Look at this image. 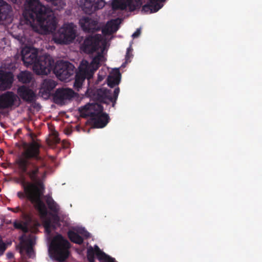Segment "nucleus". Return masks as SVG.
<instances>
[{
	"label": "nucleus",
	"instance_id": "nucleus-1",
	"mask_svg": "<svg viewBox=\"0 0 262 262\" xmlns=\"http://www.w3.org/2000/svg\"><path fill=\"white\" fill-rule=\"evenodd\" d=\"M23 147L24 151L15 161L20 174L19 177L14 178V181L23 190L18 191L17 196L20 200L26 199L34 205L43 220L46 231L50 233L51 228H55L53 224H57L59 222L60 207L51 196L46 195V203L51 211L48 212L46 204L41 200L45 190L44 181L47 172L42 170L46 165L40 156V145L33 141L30 143H24Z\"/></svg>",
	"mask_w": 262,
	"mask_h": 262
},
{
	"label": "nucleus",
	"instance_id": "nucleus-2",
	"mask_svg": "<svg viewBox=\"0 0 262 262\" xmlns=\"http://www.w3.org/2000/svg\"><path fill=\"white\" fill-rule=\"evenodd\" d=\"M24 15L35 32L47 34L56 29L57 22L53 11L39 0H26Z\"/></svg>",
	"mask_w": 262,
	"mask_h": 262
},
{
	"label": "nucleus",
	"instance_id": "nucleus-3",
	"mask_svg": "<svg viewBox=\"0 0 262 262\" xmlns=\"http://www.w3.org/2000/svg\"><path fill=\"white\" fill-rule=\"evenodd\" d=\"M71 244L60 234L52 239L49 248L50 257L59 262L66 260L70 255Z\"/></svg>",
	"mask_w": 262,
	"mask_h": 262
},
{
	"label": "nucleus",
	"instance_id": "nucleus-4",
	"mask_svg": "<svg viewBox=\"0 0 262 262\" xmlns=\"http://www.w3.org/2000/svg\"><path fill=\"white\" fill-rule=\"evenodd\" d=\"M82 110L91 118V121L95 128H103L108 123V115L103 112V107L101 104H88L84 105Z\"/></svg>",
	"mask_w": 262,
	"mask_h": 262
},
{
	"label": "nucleus",
	"instance_id": "nucleus-5",
	"mask_svg": "<svg viewBox=\"0 0 262 262\" xmlns=\"http://www.w3.org/2000/svg\"><path fill=\"white\" fill-rule=\"evenodd\" d=\"M73 23L64 24L54 35L55 42L59 44H69L76 37V30Z\"/></svg>",
	"mask_w": 262,
	"mask_h": 262
},
{
	"label": "nucleus",
	"instance_id": "nucleus-6",
	"mask_svg": "<svg viewBox=\"0 0 262 262\" xmlns=\"http://www.w3.org/2000/svg\"><path fill=\"white\" fill-rule=\"evenodd\" d=\"M120 89L117 87L112 93L111 90L105 88H101L94 91L93 98L96 100L105 104L113 103L112 106H114L117 100Z\"/></svg>",
	"mask_w": 262,
	"mask_h": 262
},
{
	"label": "nucleus",
	"instance_id": "nucleus-7",
	"mask_svg": "<svg viewBox=\"0 0 262 262\" xmlns=\"http://www.w3.org/2000/svg\"><path fill=\"white\" fill-rule=\"evenodd\" d=\"M53 72L60 80L67 81L75 73V68L68 61H58L54 66Z\"/></svg>",
	"mask_w": 262,
	"mask_h": 262
},
{
	"label": "nucleus",
	"instance_id": "nucleus-8",
	"mask_svg": "<svg viewBox=\"0 0 262 262\" xmlns=\"http://www.w3.org/2000/svg\"><path fill=\"white\" fill-rule=\"evenodd\" d=\"M54 66V60L52 57L49 55H44L38 57L33 69L37 75H47L52 71H53Z\"/></svg>",
	"mask_w": 262,
	"mask_h": 262
},
{
	"label": "nucleus",
	"instance_id": "nucleus-9",
	"mask_svg": "<svg viewBox=\"0 0 262 262\" xmlns=\"http://www.w3.org/2000/svg\"><path fill=\"white\" fill-rule=\"evenodd\" d=\"M101 40V35L100 34L89 35L84 39L81 49L85 53H93L98 50Z\"/></svg>",
	"mask_w": 262,
	"mask_h": 262
},
{
	"label": "nucleus",
	"instance_id": "nucleus-10",
	"mask_svg": "<svg viewBox=\"0 0 262 262\" xmlns=\"http://www.w3.org/2000/svg\"><path fill=\"white\" fill-rule=\"evenodd\" d=\"M95 255L100 262H117L115 259L102 251L97 245L94 248L90 247L87 250V258L89 262H94Z\"/></svg>",
	"mask_w": 262,
	"mask_h": 262
},
{
	"label": "nucleus",
	"instance_id": "nucleus-11",
	"mask_svg": "<svg viewBox=\"0 0 262 262\" xmlns=\"http://www.w3.org/2000/svg\"><path fill=\"white\" fill-rule=\"evenodd\" d=\"M88 64L83 66L80 63L79 71L75 75V79L74 86L78 91L81 89L83 81L85 79L90 80L93 76L94 74L88 69Z\"/></svg>",
	"mask_w": 262,
	"mask_h": 262
},
{
	"label": "nucleus",
	"instance_id": "nucleus-12",
	"mask_svg": "<svg viewBox=\"0 0 262 262\" xmlns=\"http://www.w3.org/2000/svg\"><path fill=\"white\" fill-rule=\"evenodd\" d=\"M80 3L83 10L89 14L102 9L105 4L104 0H81Z\"/></svg>",
	"mask_w": 262,
	"mask_h": 262
},
{
	"label": "nucleus",
	"instance_id": "nucleus-13",
	"mask_svg": "<svg viewBox=\"0 0 262 262\" xmlns=\"http://www.w3.org/2000/svg\"><path fill=\"white\" fill-rule=\"evenodd\" d=\"M38 51L36 49L31 48H24L21 51V58L26 66L36 64L38 58Z\"/></svg>",
	"mask_w": 262,
	"mask_h": 262
},
{
	"label": "nucleus",
	"instance_id": "nucleus-14",
	"mask_svg": "<svg viewBox=\"0 0 262 262\" xmlns=\"http://www.w3.org/2000/svg\"><path fill=\"white\" fill-rule=\"evenodd\" d=\"M20 241V253L23 254V251L25 250L27 256L29 258H33L35 255L34 251L33 248L34 245V240L31 237H26L25 234L22 235L19 237Z\"/></svg>",
	"mask_w": 262,
	"mask_h": 262
},
{
	"label": "nucleus",
	"instance_id": "nucleus-15",
	"mask_svg": "<svg viewBox=\"0 0 262 262\" xmlns=\"http://www.w3.org/2000/svg\"><path fill=\"white\" fill-rule=\"evenodd\" d=\"M79 24L82 30L87 33H95L101 30L98 22L88 17L81 18Z\"/></svg>",
	"mask_w": 262,
	"mask_h": 262
},
{
	"label": "nucleus",
	"instance_id": "nucleus-16",
	"mask_svg": "<svg viewBox=\"0 0 262 262\" xmlns=\"http://www.w3.org/2000/svg\"><path fill=\"white\" fill-rule=\"evenodd\" d=\"M75 93L70 89H57L54 95V100L56 104H62L65 100H70L74 97Z\"/></svg>",
	"mask_w": 262,
	"mask_h": 262
},
{
	"label": "nucleus",
	"instance_id": "nucleus-17",
	"mask_svg": "<svg viewBox=\"0 0 262 262\" xmlns=\"http://www.w3.org/2000/svg\"><path fill=\"white\" fill-rule=\"evenodd\" d=\"M136 2L135 4L133 0H114L112 3V8L114 10H124L128 7L130 11H133L139 6L138 2Z\"/></svg>",
	"mask_w": 262,
	"mask_h": 262
},
{
	"label": "nucleus",
	"instance_id": "nucleus-18",
	"mask_svg": "<svg viewBox=\"0 0 262 262\" xmlns=\"http://www.w3.org/2000/svg\"><path fill=\"white\" fill-rule=\"evenodd\" d=\"M16 100V96L12 92H6L0 95V109L12 107Z\"/></svg>",
	"mask_w": 262,
	"mask_h": 262
},
{
	"label": "nucleus",
	"instance_id": "nucleus-19",
	"mask_svg": "<svg viewBox=\"0 0 262 262\" xmlns=\"http://www.w3.org/2000/svg\"><path fill=\"white\" fill-rule=\"evenodd\" d=\"M13 81V75L10 72L0 70V90L10 89Z\"/></svg>",
	"mask_w": 262,
	"mask_h": 262
},
{
	"label": "nucleus",
	"instance_id": "nucleus-20",
	"mask_svg": "<svg viewBox=\"0 0 262 262\" xmlns=\"http://www.w3.org/2000/svg\"><path fill=\"white\" fill-rule=\"evenodd\" d=\"M8 209L14 213L20 212L21 213L20 217L22 219L29 220L30 215H32L31 206L26 203H23L21 206H18L14 208L8 207Z\"/></svg>",
	"mask_w": 262,
	"mask_h": 262
},
{
	"label": "nucleus",
	"instance_id": "nucleus-21",
	"mask_svg": "<svg viewBox=\"0 0 262 262\" xmlns=\"http://www.w3.org/2000/svg\"><path fill=\"white\" fill-rule=\"evenodd\" d=\"M18 94L24 101L32 102L35 100V94L31 89L26 86H21L18 89Z\"/></svg>",
	"mask_w": 262,
	"mask_h": 262
},
{
	"label": "nucleus",
	"instance_id": "nucleus-22",
	"mask_svg": "<svg viewBox=\"0 0 262 262\" xmlns=\"http://www.w3.org/2000/svg\"><path fill=\"white\" fill-rule=\"evenodd\" d=\"M103 57V56L102 54L98 53L97 55L93 58L90 64H89V62L86 60H82L81 63L83 66L88 64L89 70L93 72V74H94L95 72L100 67V62Z\"/></svg>",
	"mask_w": 262,
	"mask_h": 262
},
{
	"label": "nucleus",
	"instance_id": "nucleus-23",
	"mask_svg": "<svg viewBox=\"0 0 262 262\" xmlns=\"http://www.w3.org/2000/svg\"><path fill=\"white\" fill-rule=\"evenodd\" d=\"M56 83L52 79H48L43 80L40 90L42 95L47 97L50 96L51 92L55 88Z\"/></svg>",
	"mask_w": 262,
	"mask_h": 262
},
{
	"label": "nucleus",
	"instance_id": "nucleus-24",
	"mask_svg": "<svg viewBox=\"0 0 262 262\" xmlns=\"http://www.w3.org/2000/svg\"><path fill=\"white\" fill-rule=\"evenodd\" d=\"M121 78V75L119 70L118 69H115L107 78L108 85L111 88L118 85L120 82Z\"/></svg>",
	"mask_w": 262,
	"mask_h": 262
},
{
	"label": "nucleus",
	"instance_id": "nucleus-25",
	"mask_svg": "<svg viewBox=\"0 0 262 262\" xmlns=\"http://www.w3.org/2000/svg\"><path fill=\"white\" fill-rule=\"evenodd\" d=\"M11 7L4 0H0V20H5L10 17Z\"/></svg>",
	"mask_w": 262,
	"mask_h": 262
},
{
	"label": "nucleus",
	"instance_id": "nucleus-26",
	"mask_svg": "<svg viewBox=\"0 0 262 262\" xmlns=\"http://www.w3.org/2000/svg\"><path fill=\"white\" fill-rule=\"evenodd\" d=\"M118 29V25L116 20L108 21L106 25L102 28L101 31L103 34L105 35H111L116 32Z\"/></svg>",
	"mask_w": 262,
	"mask_h": 262
},
{
	"label": "nucleus",
	"instance_id": "nucleus-27",
	"mask_svg": "<svg viewBox=\"0 0 262 262\" xmlns=\"http://www.w3.org/2000/svg\"><path fill=\"white\" fill-rule=\"evenodd\" d=\"M149 3L144 5L142 8V11L145 13H154L157 12L162 7L163 5L159 3H154L151 0Z\"/></svg>",
	"mask_w": 262,
	"mask_h": 262
},
{
	"label": "nucleus",
	"instance_id": "nucleus-28",
	"mask_svg": "<svg viewBox=\"0 0 262 262\" xmlns=\"http://www.w3.org/2000/svg\"><path fill=\"white\" fill-rule=\"evenodd\" d=\"M24 222L15 221L13 222V227L16 229H20L23 232L27 233L28 232L29 229L28 226L30 223L32 221V215H30V219L27 220L26 219H23Z\"/></svg>",
	"mask_w": 262,
	"mask_h": 262
},
{
	"label": "nucleus",
	"instance_id": "nucleus-29",
	"mask_svg": "<svg viewBox=\"0 0 262 262\" xmlns=\"http://www.w3.org/2000/svg\"><path fill=\"white\" fill-rule=\"evenodd\" d=\"M68 236L70 240L74 243L81 245L83 242V238L72 230H69L68 232Z\"/></svg>",
	"mask_w": 262,
	"mask_h": 262
},
{
	"label": "nucleus",
	"instance_id": "nucleus-30",
	"mask_svg": "<svg viewBox=\"0 0 262 262\" xmlns=\"http://www.w3.org/2000/svg\"><path fill=\"white\" fill-rule=\"evenodd\" d=\"M17 79L22 83H28L30 82L32 79V74L28 71L21 72L17 75Z\"/></svg>",
	"mask_w": 262,
	"mask_h": 262
},
{
	"label": "nucleus",
	"instance_id": "nucleus-31",
	"mask_svg": "<svg viewBox=\"0 0 262 262\" xmlns=\"http://www.w3.org/2000/svg\"><path fill=\"white\" fill-rule=\"evenodd\" d=\"M132 51L133 49L130 47L127 48L125 55V63H128L131 61L130 58L133 56V55L132 53Z\"/></svg>",
	"mask_w": 262,
	"mask_h": 262
},
{
	"label": "nucleus",
	"instance_id": "nucleus-32",
	"mask_svg": "<svg viewBox=\"0 0 262 262\" xmlns=\"http://www.w3.org/2000/svg\"><path fill=\"white\" fill-rule=\"evenodd\" d=\"M6 249V245L3 241L2 238L0 235V255L3 254Z\"/></svg>",
	"mask_w": 262,
	"mask_h": 262
},
{
	"label": "nucleus",
	"instance_id": "nucleus-33",
	"mask_svg": "<svg viewBox=\"0 0 262 262\" xmlns=\"http://www.w3.org/2000/svg\"><path fill=\"white\" fill-rule=\"evenodd\" d=\"M141 33V30L140 29H138L132 35L133 38L138 37Z\"/></svg>",
	"mask_w": 262,
	"mask_h": 262
},
{
	"label": "nucleus",
	"instance_id": "nucleus-34",
	"mask_svg": "<svg viewBox=\"0 0 262 262\" xmlns=\"http://www.w3.org/2000/svg\"><path fill=\"white\" fill-rule=\"evenodd\" d=\"M7 257L9 259H11L14 257V255L11 252H8L7 253Z\"/></svg>",
	"mask_w": 262,
	"mask_h": 262
},
{
	"label": "nucleus",
	"instance_id": "nucleus-35",
	"mask_svg": "<svg viewBox=\"0 0 262 262\" xmlns=\"http://www.w3.org/2000/svg\"><path fill=\"white\" fill-rule=\"evenodd\" d=\"M154 3H159L164 2L166 0H151Z\"/></svg>",
	"mask_w": 262,
	"mask_h": 262
},
{
	"label": "nucleus",
	"instance_id": "nucleus-36",
	"mask_svg": "<svg viewBox=\"0 0 262 262\" xmlns=\"http://www.w3.org/2000/svg\"><path fill=\"white\" fill-rule=\"evenodd\" d=\"M81 233H82V232H81ZM82 234L86 237H89V233L87 231H84V233H82Z\"/></svg>",
	"mask_w": 262,
	"mask_h": 262
},
{
	"label": "nucleus",
	"instance_id": "nucleus-37",
	"mask_svg": "<svg viewBox=\"0 0 262 262\" xmlns=\"http://www.w3.org/2000/svg\"><path fill=\"white\" fill-rule=\"evenodd\" d=\"M65 133L66 134L68 135V134H70V132L68 129H67V130H65Z\"/></svg>",
	"mask_w": 262,
	"mask_h": 262
},
{
	"label": "nucleus",
	"instance_id": "nucleus-38",
	"mask_svg": "<svg viewBox=\"0 0 262 262\" xmlns=\"http://www.w3.org/2000/svg\"><path fill=\"white\" fill-rule=\"evenodd\" d=\"M140 1L141 0H137V1L138 2V4H139V3L140 2Z\"/></svg>",
	"mask_w": 262,
	"mask_h": 262
}]
</instances>
